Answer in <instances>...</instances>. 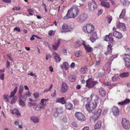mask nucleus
<instances>
[{
    "mask_svg": "<svg viewBox=\"0 0 130 130\" xmlns=\"http://www.w3.org/2000/svg\"><path fill=\"white\" fill-rule=\"evenodd\" d=\"M102 111V110L100 108H99L97 109V110L96 113L95 112V115H94L93 117H92L90 118V121L91 122H94L95 121V119L96 118L97 119L98 118H99L100 116Z\"/></svg>",
    "mask_w": 130,
    "mask_h": 130,
    "instance_id": "6",
    "label": "nucleus"
},
{
    "mask_svg": "<svg viewBox=\"0 0 130 130\" xmlns=\"http://www.w3.org/2000/svg\"><path fill=\"white\" fill-rule=\"evenodd\" d=\"M94 27L91 23L87 24L83 27V30L86 33L90 34L94 30Z\"/></svg>",
    "mask_w": 130,
    "mask_h": 130,
    "instance_id": "3",
    "label": "nucleus"
},
{
    "mask_svg": "<svg viewBox=\"0 0 130 130\" xmlns=\"http://www.w3.org/2000/svg\"><path fill=\"white\" fill-rule=\"evenodd\" d=\"M14 30H16L18 32H20L21 31L20 28L18 27H16L13 29Z\"/></svg>",
    "mask_w": 130,
    "mask_h": 130,
    "instance_id": "53",
    "label": "nucleus"
},
{
    "mask_svg": "<svg viewBox=\"0 0 130 130\" xmlns=\"http://www.w3.org/2000/svg\"><path fill=\"white\" fill-rule=\"evenodd\" d=\"M113 36L119 39H121L122 37V34L117 31H115L113 32Z\"/></svg>",
    "mask_w": 130,
    "mask_h": 130,
    "instance_id": "20",
    "label": "nucleus"
},
{
    "mask_svg": "<svg viewBox=\"0 0 130 130\" xmlns=\"http://www.w3.org/2000/svg\"><path fill=\"white\" fill-rule=\"evenodd\" d=\"M101 5L107 8H109L110 7V5L108 2H101Z\"/></svg>",
    "mask_w": 130,
    "mask_h": 130,
    "instance_id": "24",
    "label": "nucleus"
},
{
    "mask_svg": "<svg viewBox=\"0 0 130 130\" xmlns=\"http://www.w3.org/2000/svg\"><path fill=\"white\" fill-rule=\"evenodd\" d=\"M59 115L60 114L56 111L54 112V116L55 118H56L58 117Z\"/></svg>",
    "mask_w": 130,
    "mask_h": 130,
    "instance_id": "52",
    "label": "nucleus"
},
{
    "mask_svg": "<svg viewBox=\"0 0 130 130\" xmlns=\"http://www.w3.org/2000/svg\"><path fill=\"white\" fill-rule=\"evenodd\" d=\"M130 102V100L129 99H127L125 101L121 102H119L118 103V104L121 105H123L125 104H127L128 103H129Z\"/></svg>",
    "mask_w": 130,
    "mask_h": 130,
    "instance_id": "31",
    "label": "nucleus"
},
{
    "mask_svg": "<svg viewBox=\"0 0 130 130\" xmlns=\"http://www.w3.org/2000/svg\"><path fill=\"white\" fill-rule=\"evenodd\" d=\"M75 116L78 120L81 121L83 122L86 120L85 116L81 112H76L75 114Z\"/></svg>",
    "mask_w": 130,
    "mask_h": 130,
    "instance_id": "7",
    "label": "nucleus"
},
{
    "mask_svg": "<svg viewBox=\"0 0 130 130\" xmlns=\"http://www.w3.org/2000/svg\"><path fill=\"white\" fill-rule=\"evenodd\" d=\"M41 100L42 101H43V102L44 103H45L46 104V102L48 101L49 100L48 99H42Z\"/></svg>",
    "mask_w": 130,
    "mask_h": 130,
    "instance_id": "60",
    "label": "nucleus"
},
{
    "mask_svg": "<svg viewBox=\"0 0 130 130\" xmlns=\"http://www.w3.org/2000/svg\"><path fill=\"white\" fill-rule=\"evenodd\" d=\"M88 9L89 11L92 12L95 11L97 8V5L95 2L92 1L88 4Z\"/></svg>",
    "mask_w": 130,
    "mask_h": 130,
    "instance_id": "4",
    "label": "nucleus"
},
{
    "mask_svg": "<svg viewBox=\"0 0 130 130\" xmlns=\"http://www.w3.org/2000/svg\"><path fill=\"white\" fill-rule=\"evenodd\" d=\"M97 38L96 33L95 32H94L91 35L90 39L92 42H93L95 41Z\"/></svg>",
    "mask_w": 130,
    "mask_h": 130,
    "instance_id": "18",
    "label": "nucleus"
},
{
    "mask_svg": "<svg viewBox=\"0 0 130 130\" xmlns=\"http://www.w3.org/2000/svg\"><path fill=\"white\" fill-rule=\"evenodd\" d=\"M46 105L45 103L43 102L41 100L40 103L38 104V106L41 110L43 109Z\"/></svg>",
    "mask_w": 130,
    "mask_h": 130,
    "instance_id": "26",
    "label": "nucleus"
},
{
    "mask_svg": "<svg viewBox=\"0 0 130 130\" xmlns=\"http://www.w3.org/2000/svg\"><path fill=\"white\" fill-rule=\"evenodd\" d=\"M18 89V87H16L13 90V91H12L11 92L10 96L9 97L10 98H11L12 97H14V95L16 93L17 90Z\"/></svg>",
    "mask_w": 130,
    "mask_h": 130,
    "instance_id": "25",
    "label": "nucleus"
},
{
    "mask_svg": "<svg viewBox=\"0 0 130 130\" xmlns=\"http://www.w3.org/2000/svg\"><path fill=\"white\" fill-rule=\"evenodd\" d=\"M62 52L64 55H66L67 52V51L66 49H64L63 50Z\"/></svg>",
    "mask_w": 130,
    "mask_h": 130,
    "instance_id": "59",
    "label": "nucleus"
},
{
    "mask_svg": "<svg viewBox=\"0 0 130 130\" xmlns=\"http://www.w3.org/2000/svg\"><path fill=\"white\" fill-rule=\"evenodd\" d=\"M23 90V85H21L19 87V94H21Z\"/></svg>",
    "mask_w": 130,
    "mask_h": 130,
    "instance_id": "42",
    "label": "nucleus"
},
{
    "mask_svg": "<svg viewBox=\"0 0 130 130\" xmlns=\"http://www.w3.org/2000/svg\"><path fill=\"white\" fill-rule=\"evenodd\" d=\"M61 41V39H58L55 42L52 44V47L54 50H56L58 49L60 43Z\"/></svg>",
    "mask_w": 130,
    "mask_h": 130,
    "instance_id": "11",
    "label": "nucleus"
},
{
    "mask_svg": "<svg viewBox=\"0 0 130 130\" xmlns=\"http://www.w3.org/2000/svg\"><path fill=\"white\" fill-rule=\"evenodd\" d=\"M88 17V15L87 13H83L79 15L77 20L78 22H82L86 20Z\"/></svg>",
    "mask_w": 130,
    "mask_h": 130,
    "instance_id": "9",
    "label": "nucleus"
},
{
    "mask_svg": "<svg viewBox=\"0 0 130 130\" xmlns=\"http://www.w3.org/2000/svg\"><path fill=\"white\" fill-rule=\"evenodd\" d=\"M98 74V76L99 77H102L104 75V74L103 73H99Z\"/></svg>",
    "mask_w": 130,
    "mask_h": 130,
    "instance_id": "64",
    "label": "nucleus"
},
{
    "mask_svg": "<svg viewBox=\"0 0 130 130\" xmlns=\"http://www.w3.org/2000/svg\"><path fill=\"white\" fill-rule=\"evenodd\" d=\"M75 55L76 57H79L82 56V53L80 52L77 51L75 53Z\"/></svg>",
    "mask_w": 130,
    "mask_h": 130,
    "instance_id": "40",
    "label": "nucleus"
},
{
    "mask_svg": "<svg viewBox=\"0 0 130 130\" xmlns=\"http://www.w3.org/2000/svg\"><path fill=\"white\" fill-rule=\"evenodd\" d=\"M87 71V69L86 66L83 67L80 69V73L82 74H86Z\"/></svg>",
    "mask_w": 130,
    "mask_h": 130,
    "instance_id": "22",
    "label": "nucleus"
},
{
    "mask_svg": "<svg viewBox=\"0 0 130 130\" xmlns=\"http://www.w3.org/2000/svg\"><path fill=\"white\" fill-rule=\"evenodd\" d=\"M62 122L66 123L67 121V118L65 116H64L62 120Z\"/></svg>",
    "mask_w": 130,
    "mask_h": 130,
    "instance_id": "46",
    "label": "nucleus"
},
{
    "mask_svg": "<svg viewBox=\"0 0 130 130\" xmlns=\"http://www.w3.org/2000/svg\"><path fill=\"white\" fill-rule=\"evenodd\" d=\"M66 106L67 109L69 110H71L73 108V105L70 103H66Z\"/></svg>",
    "mask_w": 130,
    "mask_h": 130,
    "instance_id": "29",
    "label": "nucleus"
},
{
    "mask_svg": "<svg viewBox=\"0 0 130 130\" xmlns=\"http://www.w3.org/2000/svg\"><path fill=\"white\" fill-rule=\"evenodd\" d=\"M68 89V87L67 84L64 82L62 83L61 85V93H64L67 92Z\"/></svg>",
    "mask_w": 130,
    "mask_h": 130,
    "instance_id": "12",
    "label": "nucleus"
},
{
    "mask_svg": "<svg viewBox=\"0 0 130 130\" xmlns=\"http://www.w3.org/2000/svg\"><path fill=\"white\" fill-rule=\"evenodd\" d=\"M99 93L102 96H104L106 95V92L104 89L103 88L100 89L99 90Z\"/></svg>",
    "mask_w": 130,
    "mask_h": 130,
    "instance_id": "28",
    "label": "nucleus"
},
{
    "mask_svg": "<svg viewBox=\"0 0 130 130\" xmlns=\"http://www.w3.org/2000/svg\"><path fill=\"white\" fill-rule=\"evenodd\" d=\"M108 111V109L107 108H105L104 109L103 112H102V114L103 115H104Z\"/></svg>",
    "mask_w": 130,
    "mask_h": 130,
    "instance_id": "54",
    "label": "nucleus"
},
{
    "mask_svg": "<svg viewBox=\"0 0 130 130\" xmlns=\"http://www.w3.org/2000/svg\"><path fill=\"white\" fill-rule=\"evenodd\" d=\"M17 99L16 97H14L12 98L11 102V104L14 103L17 101Z\"/></svg>",
    "mask_w": 130,
    "mask_h": 130,
    "instance_id": "45",
    "label": "nucleus"
},
{
    "mask_svg": "<svg viewBox=\"0 0 130 130\" xmlns=\"http://www.w3.org/2000/svg\"><path fill=\"white\" fill-rule=\"evenodd\" d=\"M4 73H2L0 75V78L2 80H4Z\"/></svg>",
    "mask_w": 130,
    "mask_h": 130,
    "instance_id": "55",
    "label": "nucleus"
},
{
    "mask_svg": "<svg viewBox=\"0 0 130 130\" xmlns=\"http://www.w3.org/2000/svg\"><path fill=\"white\" fill-rule=\"evenodd\" d=\"M5 3H10L11 2V0H2Z\"/></svg>",
    "mask_w": 130,
    "mask_h": 130,
    "instance_id": "63",
    "label": "nucleus"
},
{
    "mask_svg": "<svg viewBox=\"0 0 130 130\" xmlns=\"http://www.w3.org/2000/svg\"><path fill=\"white\" fill-rule=\"evenodd\" d=\"M117 27L123 30V31H125L126 30V27L125 24L121 23H119L117 24Z\"/></svg>",
    "mask_w": 130,
    "mask_h": 130,
    "instance_id": "15",
    "label": "nucleus"
},
{
    "mask_svg": "<svg viewBox=\"0 0 130 130\" xmlns=\"http://www.w3.org/2000/svg\"><path fill=\"white\" fill-rule=\"evenodd\" d=\"M14 113L17 115L18 117H20L21 116V114L19 112L17 108H15L14 109Z\"/></svg>",
    "mask_w": 130,
    "mask_h": 130,
    "instance_id": "37",
    "label": "nucleus"
},
{
    "mask_svg": "<svg viewBox=\"0 0 130 130\" xmlns=\"http://www.w3.org/2000/svg\"><path fill=\"white\" fill-rule=\"evenodd\" d=\"M56 111L60 114L63 112V109L62 107L57 108Z\"/></svg>",
    "mask_w": 130,
    "mask_h": 130,
    "instance_id": "39",
    "label": "nucleus"
},
{
    "mask_svg": "<svg viewBox=\"0 0 130 130\" xmlns=\"http://www.w3.org/2000/svg\"><path fill=\"white\" fill-rule=\"evenodd\" d=\"M123 59L125 62L126 67L128 69L130 68V54H124Z\"/></svg>",
    "mask_w": 130,
    "mask_h": 130,
    "instance_id": "5",
    "label": "nucleus"
},
{
    "mask_svg": "<svg viewBox=\"0 0 130 130\" xmlns=\"http://www.w3.org/2000/svg\"><path fill=\"white\" fill-rule=\"evenodd\" d=\"M53 30H51L48 31V35L49 36H51L53 34Z\"/></svg>",
    "mask_w": 130,
    "mask_h": 130,
    "instance_id": "56",
    "label": "nucleus"
},
{
    "mask_svg": "<svg viewBox=\"0 0 130 130\" xmlns=\"http://www.w3.org/2000/svg\"><path fill=\"white\" fill-rule=\"evenodd\" d=\"M39 95V94L37 92H35L34 94V96L36 99H37L38 98Z\"/></svg>",
    "mask_w": 130,
    "mask_h": 130,
    "instance_id": "51",
    "label": "nucleus"
},
{
    "mask_svg": "<svg viewBox=\"0 0 130 130\" xmlns=\"http://www.w3.org/2000/svg\"><path fill=\"white\" fill-rule=\"evenodd\" d=\"M62 27L64 32H65V31L68 29V25L67 24L64 23L62 25Z\"/></svg>",
    "mask_w": 130,
    "mask_h": 130,
    "instance_id": "36",
    "label": "nucleus"
},
{
    "mask_svg": "<svg viewBox=\"0 0 130 130\" xmlns=\"http://www.w3.org/2000/svg\"><path fill=\"white\" fill-rule=\"evenodd\" d=\"M122 127L125 129H128L130 127L129 121L125 118H123L122 121Z\"/></svg>",
    "mask_w": 130,
    "mask_h": 130,
    "instance_id": "10",
    "label": "nucleus"
},
{
    "mask_svg": "<svg viewBox=\"0 0 130 130\" xmlns=\"http://www.w3.org/2000/svg\"><path fill=\"white\" fill-rule=\"evenodd\" d=\"M83 45L86 51L88 52H91L93 51L92 48L87 43L83 42Z\"/></svg>",
    "mask_w": 130,
    "mask_h": 130,
    "instance_id": "13",
    "label": "nucleus"
},
{
    "mask_svg": "<svg viewBox=\"0 0 130 130\" xmlns=\"http://www.w3.org/2000/svg\"><path fill=\"white\" fill-rule=\"evenodd\" d=\"M53 55L56 62H60L61 59L58 55L56 52H54L53 53Z\"/></svg>",
    "mask_w": 130,
    "mask_h": 130,
    "instance_id": "16",
    "label": "nucleus"
},
{
    "mask_svg": "<svg viewBox=\"0 0 130 130\" xmlns=\"http://www.w3.org/2000/svg\"><path fill=\"white\" fill-rule=\"evenodd\" d=\"M120 1L124 6H128L129 3V2L127 0H120Z\"/></svg>",
    "mask_w": 130,
    "mask_h": 130,
    "instance_id": "35",
    "label": "nucleus"
},
{
    "mask_svg": "<svg viewBox=\"0 0 130 130\" xmlns=\"http://www.w3.org/2000/svg\"><path fill=\"white\" fill-rule=\"evenodd\" d=\"M118 76H117L116 75L112 77V81H116L119 78Z\"/></svg>",
    "mask_w": 130,
    "mask_h": 130,
    "instance_id": "47",
    "label": "nucleus"
},
{
    "mask_svg": "<svg viewBox=\"0 0 130 130\" xmlns=\"http://www.w3.org/2000/svg\"><path fill=\"white\" fill-rule=\"evenodd\" d=\"M56 101L62 104L66 103V100H64V97H63L61 98H58L57 99Z\"/></svg>",
    "mask_w": 130,
    "mask_h": 130,
    "instance_id": "21",
    "label": "nucleus"
},
{
    "mask_svg": "<svg viewBox=\"0 0 130 130\" xmlns=\"http://www.w3.org/2000/svg\"><path fill=\"white\" fill-rule=\"evenodd\" d=\"M70 82H74L76 80V77L74 75H70L68 78Z\"/></svg>",
    "mask_w": 130,
    "mask_h": 130,
    "instance_id": "32",
    "label": "nucleus"
},
{
    "mask_svg": "<svg viewBox=\"0 0 130 130\" xmlns=\"http://www.w3.org/2000/svg\"><path fill=\"white\" fill-rule=\"evenodd\" d=\"M112 112L114 115L117 116L119 114L120 111L118 107L114 106L112 108Z\"/></svg>",
    "mask_w": 130,
    "mask_h": 130,
    "instance_id": "14",
    "label": "nucleus"
},
{
    "mask_svg": "<svg viewBox=\"0 0 130 130\" xmlns=\"http://www.w3.org/2000/svg\"><path fill=\"white\" fill-rule=\"evenodd\" d=\"M74 28V26L72 24L68 25V28L67 30L65 31L66 32H70L73 31Z\"/></svg>",
    "mask_w": 130,
    "mask_h": 130,
    "instance_id": "27",
    "label": "nucleus"
},
{
    "mask_svg": "<svg viewBox=\"0 0 130 130\" xmlns=\"http://www.w3.org/2000/svg\"><path fill=\"white\" fill-rule=\"evenodd\" d=\"M107 50L110 52H111L112 51V46L111 45H109L107 46Z\"/></svg>",
    "mask_w": 130,
    "mask_h": 130,
    "instance_id": "44",
    "label": "nucleus"
},
{
    "mask_svg": "<svg viewBox=\"0 0 130 130\" xmlns=\"http://www.w3.org/2000/svg\"><path fill=\"white\" fill-rule=\"evenodd\" d=\"M72 125L74 126L77 127L78 126V125L76 122H73L72 123Z\"/></svg>",
    "mask_w": 130,
    "mask_h": 130,
    "instance_id": "58",
    "label": "nucleus"
},
{
    "mask_svg": "<svg viewBox=\"0 0 130 130\" xmlns=\"http://www.w3.org/2000/svg\"><path fill=\"white\" fill-rule=\"evenodd\" d=\"M63 65L64 66V68L66 70H67L69 67L68 63L66 62H64L63 63Z\"/></svg>",
    "mask_w": 130,
    "mask_h": 130,
    "instance_id": "38",
    "label": "nucleus"
},
{
    "mask_svg": "<svg viewBox=\"0 0 130 130\" xmlns=\"http://www.w3.org/2000/svg\"><path fill=\"white\" fill-rule=\"evenodd\" d=\"M94 97L95 99L93 101H91V99L87 98L86 104V107L87 110L89 112L93 113L95 112L97 103L98 102V96L96 95H94Z\"/></svg>",
    "mask_w": 130,
    "mask_h": 130,
    "instance_id": "1",
    "label": "nucleus"
},
{
    "mask_svg": "<svg viewBox=\"0 0 130 130\" xmlns=\"http://www.w3.org/2000/svg\"><path fill=\"white\" fill-rule=\"evenodd\" d=\"M101 123L102 121H98L94 126V128L95 129H98L100 128L101 126Z\"/></svg>",
    "mask_w": 130,
    "mask_h": 130,
    "instance_id": "30",
    "label": "nucleus"
},
{
    "mask_svg": "<svg viewBox=\"0 0 130 130\" xmlns=\"http://www.w3.org/2000/svg\"><path fill=\"white\" fill-rule=\"evenodd\" d=\"M86 86L89 88L93 87L98 82L97 81H92L91 79L90 78L87 80Z\"/></svg>",
    "mask_w": 130,
    "mask_h": 130,
    "instance_id": "8",
    "label": "nucleus"
},
{
    "mask_svg": "<svg viewBox=\"0 0 130 130\" xmlns=\"http://www.w3.org/2000/svg\"><path fill=\"white\" fill-rule=\"evenodd\" d=\"M85 42L82 40H78L75 43L74 46L75 48H77L82 44L83 45V43Z\"/></svg>",
    "mask_w": 130,
    "mask_h": 130,
    "instance_id": "19",
    "label": "nucleus"
},
{
    "mask_svg": "<svg viewBox=\"0 0 130 130\" xmlns=\"http://www.w3.org/2000/svg\"><path fill=\"white\" fill-rule=\"evenodd\" d=\"M4 99L5 100H6L7 102H9V99L8 98L9 96L7 94H4L3 95Z\"/></svg>",
    "mask_w": 130,
    "mask_h": 130,
    "instance_id": "49",
    "label": "nucleus"
},
{
    "mask_svg": "<svg viewBox=\"0 0 130 130\" xmlns=\"http://www.w3.org/2000/svg\"><path fill=\"white\" fill-rule=\"evenodd\" d=\"M35 103L33 104L31 103L30 102H28V105L29 106H34V105H35Z\"/></svg>",
    "mask_w": 130,
    "mask_h": 130,
    "instance_id": "61",
    "label": "nucleus"
},
{
    "mask_svg": "<svg viewBox=\"0 0 130 130\" xmlns=\"http://www.w3.org/2000/svg\"><path fill=\"white\" fill-rule=\"evenodd\" d=\"M38 104L36 105L35 104L33 107V108L34 110L36 111H39L40 110V108L38 107Z\"/></svg>",
    "mask_w": 130,
    "mask_h": 130,
    "instance_id": "41",
    "label": "nucleus"
},
{
    "mask_svg": "<svg viewBox=\"0 0 130 130\" xmlns=\"http://www.w3.org/2000/svg\"><path fill=\"white\" fill-rule=\"evenodd\" d=\"M19 103L23 107L25 105V104L24 102L21 99L19 100Z\"/></svg>",
    "mask_w": 130,
    "mask_h": 130,
    "instance_id": "43",
    "label": "nucleus"
},
{
    "mask_svg": "<svg viewBox=\"0 0 130 130\" xmlns=\"http://www.w3.org/2000/svg\"><path fill=\"white\" fill-rule=\"evenodd\" d=\"M30 119L32 122L34 123H38L39 122V118L34 116H31Z\"/></svg>",
    "mask_w": 130,
    "mask_h": 130,
    "instance_id": "17",
    "label": "nucleus"
},
{
    "mask_svg": "<svg viewBox=\"0 0 130 130\" xmlns=\"http://www.w3.org/2000/svg\"><path fill=\"white\" fill-rule=\"evenodd\" d=\"M112 34L110 33L108 35H106L105 37L104 40L105 41H113V39L111 37H110V36Z\"/></svg>",
    "mask_w": 130,
    "mask_h": 130,
    "instance_id": "23",
    "label": "nucleus"
},
{
    "mask_svg": "<svg viewBox=\"0 0 130 130\" xmlns=\"http://www.w3.org/2000/svg\"><path fill=\"white\" fill-rule=\"evenodd\" d=\"M125 12L126 10L125 9H123V10L120 15L119 18L121 19L124 18V17L125 16Z\"/></svg>",
    "mask_w": 130,
    "mask_h": 130,
    "instance_id": "34",
    "label": "nucleus"
},
{
    "mask_svg": "<svg viewBox=\"0 0 130 130\" xmlns=\"http://www.w3.org/2000/svg\"><path fill=\"white\" fill-rule=\"evenodd\" d=\"M79 12V10L77 8L69 10L66 16L63 17V19L66 20L70 18H74L77 15Z\"/></svg>",
    "mask_w": 130,
    "mask_h": 130,
    "instance_id": "2",
    "label": "nucleus"
},
{
    "mask_svg": "<svg viewBox=\"0 0 130 130\" xmlns=\"http://www.w3.org/2000/svg\"><path fill=\"white\" fill-rule=\"evenodd\" d=\"M31 95V94L30 92H29L28 91V92L25 94L23 96V98L25 96L26 97H27L28 96H29Z\"/></svg>",
    "mask_w": 130,
    "mask_h": 130,
    "instance_id": "48",
    "label": "nucleus"
},
{
    "mask_svg": "<svg viewBox=\"0 0 130 130\" xmlns=\"http://www.w3.org/2000/svg\"><path fill=\"white\" fill-rule=\"evenodd\" d=\"M129 75V73L128 72H124L120 74L119 76L121 77H125Z\"/></svg>",
    "mask_w": 130,
    "mask_h": 130,
    "instance_id": "33",
    "label": "nucleus"
},
{
    "mask_svg": "<svg viewBox=\"0 0 130 130\" xmlns=\"http://www.w3.org/2000/svg\"><path fill=\"white\" fill-rule=\"evenodd\" d=\"M107 19L108 23H110L112 20V19L111 18H110L109 17L107 18Z\"/></svg>",
    "mask_w": 130,
    "mask_h": 130,
    "instance_id": "62",
    "label": "nucleus"
},
{
    "mask_svg": "<svg viewBox=\"0 0 130 130\" xmlns=\"http://www.w3.org/2000/svg\"><path fill=\"white\" fill-rule=\"evenodd\" d=\"M105 86H108L111 85V82H106L103 84Z\"/></svg>",
    "mask_w": 130,
    "mask_h": 130,
    "instance_id": "50",
    "label": "nucleus"
},
{
    "mask_svg": "<svg viewBox=\"0 0 130 130\" xmlns=\"http://www.w3.org/2000/svg\"><path fill=\"white\" fill-rule=\"evenodd\" d=\"M7 56L10 60H12V56L10 54H8L7 55Z\"/></svg>",
    "mask_w": 130,
    "mask_h": 130,
    "instance_id": "57",
    "label": "nucleus"
}]
</instances>
